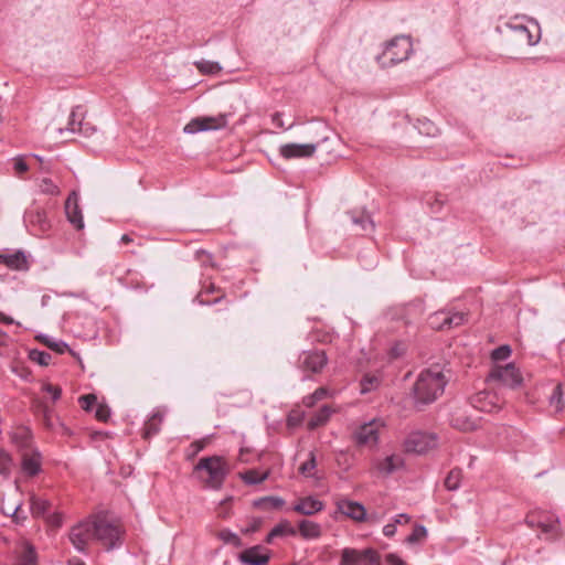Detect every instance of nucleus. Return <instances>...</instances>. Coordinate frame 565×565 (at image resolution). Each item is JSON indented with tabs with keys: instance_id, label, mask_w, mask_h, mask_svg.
<instances>
[{
	"instance_id": "nucleus-56",
	"label": "nucleus",
	"mask_w": 565,
	"mask_h": 565,
	"mask_svg": "<svg viewBox=\"0 0 565 565\" xmlns=\"http://www.w3.org/2000/svg\"><path fill=\"white\" fill-rule=\"evenodd\" d=\"M76 132L90 136L95 132V127L90 126L88 122L78 121V130Z\"/></svg>"
},
{
	"instance_id": "nucleus-52",
	"label": "nucleus",
	"mask_w": 565,
	"mask_h": 565,
	"mask_svg": "<svg viewBox=\"0 0 565 565\" xmlns=\"http://www.w3.org/2000/svg\"><path fill=\"white\" fill-rule=\"evenodd\" d=\"M11 466V457L8 452H0V473L8 475Z\"/></svg>"
},
{
	"instance_id": "nucleus-40",
	"label": "nucleus",
	"mask_w": 565,
	"mask_h": 565,
	"mask_svg": "<svg viewBox=\"0 0 565 565\" xmlns=\"http://www.w3.org/2000/svg\"><path fill=\"white\" fill-rule=\"evenodd\" d=\"M49 503L46 500L32 497L31 498V510L35 516H40L47 511Z\"/></svg>"
},
{
	"instance_id": "nucleus-55",
	"label": "nucleus",
	"mask_w": 565,
	"mask_h": 565,
	"mask_svg": "<svg viewBox=\"0 0 565 565\" xmlns=\"http://www.w3.org/2000/svg\"><path fill=\"white\" fill-rule=\"evenodd\" d=\"M406 351V344L403 343V342H397L395 343L391 350H390V356L392 359H397L399 356H402Z\"/></svg>"
},
{
	"instance_id": "nucleus-37",
	"label": "nucleus",
	"mask_w": 565,
	"mask_h": 565,
	"mask_svg": "<svg viewBox=\"0 0 565 565\" xmlns=\"http://www.w3.org/2000/svg\"><path fill=\"white\" fill-rule=\"evenodd\" d=\"M83 119H84V114L82 111V107L76 106L75 108H73V110L71 113L68 125H67L66 129L71 132H76L78 130V121H83Z\"/></svg>"
},
{
	"instance_id": "nucleus-27",
	"label": "nucleus",
	"mask_w": 565,
	"mask_h": 565,
	"mask_svg": "<svg viewBox=\"0 0 565 565\" xmlns=\"http://www.w3.org/2000/svg\"><path fill=\"white\" fill-rule=\"evenodd\" d=\"M332 411L329 406L321 407L308 422V428L316 429L317 427L324 425L329 420Z\"/></svg>"
},
{
	"instance_id": "nucleus-59",
	"label": "nucleus",
	"mask_w": 565,
	"mask_h": 565,
	"mask_svg": "<svg viewBox=\"0 0 565 565\" xmlns=\"http://www.w3.org/2000/svg\"><path fill=\"white\" fill-rule=\"evenodd\" d=\"M271 120L273 122L279 127V128H284V122L281 120V114L280 113H275L273 116H271Z\"/></svg>"
},
{
	"instance_id": "nucleus-31",
	"label": "nucleus",
	"mask_w": 565,
	"mask_h": 565,
	"mask_svg": "<svg viewBox=\"0 0 565 565\" xmlns=\"http://www.w3.org/2000/svg\"><path fill=\"white\" fill-rule=\"evenodd\" d=\"M363 554L354 548H344L341 554V565H356L362 562Z\"/></svg>"
},
{
	"instance_id": "nucleus-51",
	"label": "nucleus",
	"mask_w": 565,
	"mask_h": 565,
	"mask_svg": "<svg viewBox=\"0 0 565 565\" xmlns=\"http://www.w3.org/2000/svg\"><path fill=\"white\" fill-rule=\"evenodd\" d=\"M13 169L17 175H21L29 170V166L23 157H17L13 159Z\"/></svg>"
},
{
	"instance_id": "nucleus-36",
	"label": "nucleus",
	"mask_w": 565,
	"mask_h": 565,
	"mask_svg": "<svg viewBox=\"0 0 565 565\" xmlns=\"http://www.w3.org/2000/svg\"><path fill=\"white\" fill-rule=\"evenodd\" d=\"M39 188L41 193L49 195H60L61 190L57 184L53 182L50 178H43L39 182Z\"/></svg>"
},
{
	"instance_id": "nucleus-4",
	"label": "nucleus",
	"mask_w": 565,
	"mask_h": 565,
	"mask_svg": "<svg viewBox=\"0 0 565 565\" xmlns=\"http://www.w3.org/2000/svg\"><path fill=\"white\" fill-rule=\"evenodd\" d=\"M413 50L412 41L408 36H395L387 42L380 61L384 66L405 61Z\"/></svg>"
},
{
	"instance_id": "nucleus-30",
	"label": "nucleus",
	"mask_w": 565,
	"mask_h": 565,
	"mask_svg": "<svg viewBox=\"0 0 565 565\" xmlns=\"http://www.w3.org/2000/svg\"><path fill=\"white\" fill-rule=\"evenodd\" d=\"M161 423L162 415L153 414L151 418L145 424L143 437L148 439L156 435L160 430Z\"/></svg>"
},
{
	"instance_id": "nucleus-57",
	"label": "nucleus",
	"mask_w": 565,
	"mask_h": 565,
	"mask_svg": "<svg viewBox=\"0 0 565 565\" xmlns=\"http://www.w3.org/2000/svg\"><path fill=\"white\" fill-rule=\"evenodd\" d=\"M386 561L392 565H405V562L395 554H388Z\"/></svg>"
},
{
	"instance_id": "nucleus-42",
	"label": "nucleus",
	"mask_w": 565,
	"mask_h": 565,
	"mask_svg": "<svg viewBox=\"0 0 565 565\" xmlns=\"http://www.w3.org/2000/svg\"><path fill=\"white\" fill-rule=\"evenodd\" d=\"M427 535V530L423 525H416L413 532L406 537V542L415 544L423 541Z\"/></svg>"
},
{
	"instance_id": "nucleus-48",
	"label": "nucleus",
	"mask_w": 565,
	"mask_h": 565,
	"mask_svg": "<svg viewBox=\"0 0 565 565\" xmlns=\"http://www.w3.org/2000/svg\"><path fill=\"white\" fill-rule=\"evenodd\" d=\"M42 390L51 395L53 402L58 401L62 394L61 387L51 383H44Z\"/></svg>"
},
{
	"instance_id": "nucleus-47",
	"label": "nucleus",
	"mask_w": 565,
	"mask_h": 565,
	"mask_svg": "<svg viewBox=\"0 0 565 565\" xmlns=\"http://www.w3.org/2000/svg\"><path fill=\"white\" fill-rule=\"evenodd\" d=\"M316 468V457H315V454L311 451L309 454V459L307 461H305L300 467H299V471L302 473V475H306V476H310L311 475V471Z\"/></svg>"
},
{
	"instance_id": "nucleus-23",
	"label": "nucleus",
	"mask_w": 565,
	"mask_h": 565,
	"mask_svg": "<svg viewBox=\"0 0 565 565\" xmlns=\"http://www.w3.org/2000/svg\"><path fill=\"white\" fill-rule=\"evenodd\" d=\"M298 531L305 540H315L320 537L322 534L320 524L310 520H301L298 523Z\"/></svg>"
},
{
	"instance_id": "nucleus-34",
	"label": "nucleus",
	"mask_w": 565,
	"mask_h": 565,
	"mask_svg": "<svg viewBox=\"0 0 565 565\" xmlns=\"http://www.w3.org/2000/svg\"><path fill=\"white\" fill-rule=\"evenodd\" d=\"M380 377L376 375L366 374L361 380V394H366L377 388L380 385Z\"/></svg>"
},
{
	"instance_id": "nucleus-8",
	"label": "nucleus",
	"mask_w": 565,
	"mask_h": 565,
	"mask_svg": "<svg viewBox=\"0 0 565 565\" xmlns=\"http://www.w3.org/2000/svg\"><path fill=\"white\" fill-rule=\"evenodd\" d=\"M227 125L226 115L205 116L193 118L184 127L185 134H196L200 131H207L224 128Z\"/></svg>"
},
{
	"instance_id": "nucleus-2",
	"label": "nucleus",
	"mask_w": 565,
	"mask_h": 565,
	"mask_svg": "<svg viewBox=\"0 0 565 565\" xmlns=\"http://www.w3.org/2000/svg\"><path fill=\"white\" fill-rule=\"evenodd\" d=\"M230 472L223 457L211 456L201 458L194 466V475L204 488L220 490Z\"/></svg>"
},
{
	"instance_id": "nucleus-29",
	"label": "nucleus",
	"mask_w": 565,
	"mask_h": 565,
	"mask_svg": "<svg viewBox=\"0 0 565 565\" xmlns=\"http://www.w3.org/2000/svg\"><path fill=\"white\" fill-rule=\"evenodd\" d=\"M281 535H296V530L290 525L288 521H282L277 524L268 534L266 542L271 543L273 539Z\"/></svg>"
},
{
	"instance_id": "nucleus-45",
	"label": "nucleus",
	"mask_w": 565,
	"mask_h": 565,
	"mask_svg": "<svg viewBox=\"0 0 565 565\" xmlns=\"http://www.w3.org/2000/svg\"><path fill=\"white\" fill-rule=\"evenodd\" d=\"M511 355V348L509 345H501L492 351L491 358L494 361L507 360Z\"/></svg>"
},
{
	"instance_id": "nucleus-32",
	"label": "nucleus",
	"mask_w": 565,
	"mask_h": 565,
	"mask_svg": "<svg viewBox=\"0 0 565 565\" xmlns=\"http://www.w3.org/2000/svg\"><path fill=\"white\" fill-rule=\"evenodd\" d=\"M550 406L554 409V412L558 413V412H562L563 408H564V404H563V390H562V385L561 384H557L551 396H550Z\"/></svg>"
},
{
	"instance_id": "nucleus-14",
	"label": "nucleus",
	"mask_w": 565,
	"mask_h": 565,
	"mask_svg": "<svg viewBox=\"0 0 565 565\" xmlns=\"http://www.w3.org/2000/svg\"><path fill=\"white\" fill-rule=\"evenodd\" d=\"M65 213L68 222L76 228H84V221L82 211L78 204V194L76 191H72L65 201Z\"/></svg>"
},
{
	"instance_id": "nucleus-35",
	"label": "nucleus",
	"mask_w": 565,
	"mask_h": 565,
	"mask_svg": "<svg viewBox=\"0 0 565 565\" xmlns=\"http://www.w3.org/2000/svg\"><path fill=\"white\" fill-rule=\"evenodd\" d=\"M202 74H217L222 67L217 62L201 60L194 63Z\"/></svg>"
},
{
	"instance_id": "nucleus-11",
	"label": "nucleus",
	"mask_w": 565,
	"mask_h": 565,
	"mask_svg": "<svg viewBox=\"0 0 565 565\" xmlns=\"http://www.w3.org/2000/svg\"><path fill=\"white\" fill-rule=\"evenodd\" d=\"M328 363L324 351H305L299 355L298 366L303 372L319 373Z\"/></svg>"
},
{
	"instance_id": "nucleus-33",
	"label": "nucleus",
	"mask_w": 565,
	"mask_h": 565,
	"mask_svg": "<svg viewBox=\"0 0 565 565\" xmlns=\"http://www.w3.org/2000/svg\"><path fill=\"white\" fill-rule=\"evenodd\" d=\"M461 478H462V472L460 469L450 470L445 479L446 489L449 491L457 490L460 486Z\"/></svg>"
},
{
	"instance_id": "nucleus-64",
	"label": "nucleus",
	"mask_w": 565,
	"mask_h": 565,
	"mask_svg": "<svg viewBox=\"0 0 565 565\" xmlns=\"http://www.w3.org/2000/svg\"><path fill=\"white\" fill-rule=\"evenodd\" d=\"M120 241L124 243V244H129L132 242V238L128 235V234H124L120 238Z\"/></svg>"
},
{
	"instance_id": "nucleus-61",
	"label": "nucleus",
	"mask_w": 565,
	"mask_h": 565,
	"mask_svg": "<svg viewBox=\"0 0 565 565\" xmlns=\"http://www.w3.org/2000/svg\"><path fill=\"white\" fill-rule=\"evenodd\" d=\"M411 521V516L407 515V514H399L397 515L396 520H395V524L396 523H408Z\"/></svg>"
},
{
	"instance_id": "nucleus-50",
	"label": "nucleus",
	"mask_w": 565,
	"mask_h": 565,
	"mask_svg": "<svg viewBox=\"0 0 565 565\" xmlns=\"http://www.w3.org/2000/svg\"><path fill=\"white\" fill-rule=\"evenodd\" d=\"M95 417L100 422H107L110 417V409L106 404H98L95 411Z\"/></svg>"
},
{
	"instance_id": "nucleus-13",
	"label": "nucleus",
	"mask_w": 565,
	"mask_h": 565,
	"mask_svg": "<svg viewBox=\"0 0 565 565\" xmlns=\"http://www.w3.org/2000/svg\"><path fill=\"white\" fill-rule=\"evenodd\" d=\"M526 524L532 529L540 530L547 537H556L559 532V523L548 515L530 514L526 518Z\"/></svg>"
},
{
	"instance_id": "nucleus-7",
	"label": "nucleus",
	"mask_w": 565,
	"mask_h": 565,
	"mask_svg": "<svg viewBox=\"0 0 565 565\" xmlns=\"http://www.w3.org/2000/svg\"><path fill=\"white\" fill-rule=\"evenodd\" d=\"M384 424L381 419H372L354 431L353 438L359 446H376L379 441V434Z\"/></svg>"
},
{
	"instance_id": "nucleus-12",
	"label": "nucleus",
	"mask_w": 565,
	"mask_h": 565,
	"mask_svg": "<svg viewBox=\"0 0 565 565\" xmlns=\"http://www.w3.org/2000/svg\"><path fill=\"white\" fill-rule=\"evenodd\" d=\"M321 141L308 143H286L279 149V153L285 159L310 158L316 152Z\"/></svg>"
},
{
	"instance_id": "nucleus-16",
	"label": "nucleus",
	"mask_w": 565,
	"mask_h": 565,
	"mask_svg": "<svg viewBox=\"0 0 565 565\" xmlns=\"http://www.w3.org/2000/svg\"><path fill=\"white\" fill-rule=\"evenodd\" d=\"M337 505L338 510L342 514L351 518L352 520L358 522L365 520L366 510L361 503L350 500H340Z\"/></svg>"
},
{
	"instance_id": "nucleus-26",
	"label": "nucleus",
	"mask_w": 565,
	"mask_h": 565,
	"mask_svg": "<svg viewBox=\"0 0 565 565\" xmlns=\"http://www.w3.org/2000/svg\"><path fill=\"white\" fill-rule=\"evenodd\" d=\"M11 440L23 451L31 450V433L26 428H19L11 435Z\"/></svg>"
},
{
	"instance_id": "nucleus-43",
	"label": "nucleus",
	"mask_w": 565,
	"mask_h": 565,
	"mask_svg": "<svg viewBox=\"0 0 565 565\" xmlns=\"http://www.w3.org/2000/svg\"><path fill=\"white\" fill-rule=\"evenodd\" d=\"M30 359L33 362L39 363L40 365L46 366L50 364V362L52 360V355L44 351L32 350L30 352Z\"/></svg>"
},
{
	"instance_id": "nucleus-9",
	"label": "nucleus",
	"mask_w": 565,
	"mask_h": 565,
	"mask_svg": "<svg viewBox=\"0 0 565 565\" xmlns=\"http://www.w3.org/2000/svg\"><path fill=\"white\" fill-rule=\"evenodd\" d=\"M436 437L431 434L415 431L409 434L404 443L405 450L414 454H426L436 447Z\"/></svg>"
},
{
	"instance_id": "nucleus-58",
	"label": "nucleus",
	"mask_w": 565,
	"mask_h": 565,
	"mask_svg": "<svg viewBox=\"0 0 565 565\" xmlns=\"http://www.w3.org/2000/svg\"><path fill=\"white\" fill-rule=\"evenodd\" d=\"M396 532V525L395 523H392V524H386L384 527H383V533L385 536H393Z\"/></svg>"
},
{
	"instance_id": "nucleus-19",
	"label": "nucleus",
	"mask_w": 565,
	"mask_h": 565,
	"mask_svg": "<svg viewBox=\"0 0 565 565\" xmlns=\"http://www.w3.org/2000/svg\"><path fill=\"white\" fill-rule=\"evenodd\" d=\"M25 220L42 232H46L51 227L45 210L38 205L25 212Z\"/></svg>"
},
{
	"instance_id": "nucleus-22",
	"label": "nucleus",
	"mask_w": 565,
	"mask_h": 565,
	"mask_svg": "<svg viewBox=\"0 0 565 565\" xmlns=\"http://www.w3.org/2000/svg\"><path fill=\"white\" fill-rule=\"evenodd\" d=\"M22 470L29 476H35L40 471L41 460L40 454L34 450H25L22 452Z\"/></svg>"
},
{
	"instance_id": "nucleus-53",
	"label": "nucleus",
	"mask_w": 565,
	"mask_h": 565,
	"mask_svg": "<svg viewBox=\"0 0 565 565\" xmlns=\"http://www.w3.org/2000/svg\"><path fill=\"white\" fill-rule=\"evenodd\" d=\"M361 554H363L362 561L367 562V564L375 565L379 563V554L374 550L367 548L362 551Z\"/></svg>"
},
{
	"instance_id": "nucleus-1",
	"label": "nucleus",
	"mask_w": 565,
	"mask_h": 565,
	"mask_svg": "<svg viewBox=\"0 0 565 565\" xmlns=\"http://www.w3.org/2000/svg\"><path fill=\"white\" fill-rule=\"evenodd\" d=\"M450 379V370L438 364L420 372L414 384L416 403L429 404L436 401L445 391Z\"/></svg>"
},
{
	"instance_id": "nucleus-60",
	"label": "nucleus",
	"mask_w": 565,
	"mask_h": 565,
	"mask_svg": "<svg viewBox=\"0 0 565 565\" xmlns=\"http://www.w3.org/2000/svg\"><path fill=\"white\" fill-rule=\"evenodd\" d=\"M43 418H44V424L46 425V427H51V411L49 409V407H44L43 408Z\"/></svg>"
},
{
	"instance_id": "nucleus-15",
	"label": "nucleus",
	"mask_w": 565,
	"mask_h": 565,
	"mask_svg": "<svg viewBox=\"0 0 565 565\" xmlns=\"http://www.w3.org/2000/svg\"><path fill=\"white\" fill-rule=\"evenodd\" d=\"M403 466L404 459L399 455H391L373 462V468L382 476H388L403 468Z\"/></svg>"
},
{
	"instance_id": "nucleus-5",
	"label": "nucleus",
	"mask_w": 565,
	"mask_h": 565,
	"mask_svg": "<svg viewBox=\"0 0 565 565\" xmlns=\"http://www.w3.org/2000/svg\"><path fill=\"white\" fill-rule=\"evenodd\" d=\"M488 381L498 382L500 385L516 388L522 384V375L513 363L504 366L495 365L491 369Z\"/></svg>"
},
{
	"instance_id": "nucleus-17",
	"label": "nucleus",
	"mask_w": 565,
	"mask_h": 565,
	"mask_svg": "<svg viewBox=\"0 0 565 565\" xmlns=\"http://www.w3.org/2000/svg\"><path fill=\"white\" fill-rule=\"evenodd\" d=\"M465 321L463 313H454L448 316L444 312H437L430 317V324L433 328L444 329L452 328L462 324Z\"/></svg>"
},
{
	"instance_id": "nucleus-25",
	"label": "nucleus",
	"mask_w": 565,
	"mask_h": 565,
	"mask_svg": "<svg viewBox=\"0 0 565 565\" xmlns=\"http://www.w3.org/2000/svg\"><path fill=\"white\" fill-rule=\"evenodd\" d=\"M451 424L455 428L462 431H471L478 427V423L476 420L460 412L452 416Z\"/></svg>"
},
{
	"instance_id": "nucleus-41",
	"label": "nucleus",
	"mask_w": 565,
	"mask_h": 565,
	"mask_svg": "<svg viewBox=\"0 0 565 565\" xmlns=\"http://www.w3.org/2000/svg\"><path fill=\"white\" fill-rule=\"evenodd\" d=\"M512 29L519 32L522 36H525L529 45H535L541 39L540 32L536 35H533L525 25H514Z\"/></svg>"
},
{
	"instance_id": "nucleus-39",
	"label": "nucleus",
	"mask_w": 565,
	"mask_h": 565,
	"mask_svg": "<svg viewBox=\"0 0 565 565\" xmlns=\"http://www.w3.org/2000/svg\"><path fill=\"white\" fill-rule=\"evenodd\" d=\"M38 556L35 550L31 545H26L20 556L19 565H36Z\"/></svg>"
},
{
	"instance_id": "nucleus-63",
	"label": "nucleus",
	"mask_w": 565,
	"mask_h": 565,
	"mask_svg": "<svg viewBox=\"0 0 565 565\" xmlns=\"http://www.w3.org/2000/svg\"><path fill=\"white\" fill-rule=\"evenodd\" d=\"M51 524L54 525V526H60L62 524V520L60 516L57 515H54L51 518L50 520Z\"/></svg>"
},
{
	"instance_id": "nucleus-3",
	"label": "nucleus",
	"mask_w": 565,
	"mask_h": 565,
	"mask_svg": "<svg viewBox=\"0 0 565 565\" xmlns=\"http://www.w3.org/2000/svg\"><path fill=\"white\" fill-rule=\"evenodd\" d=\"M95 526V541L107 550H111L121 543L124 529L118 520L99 513L93 515Z\"/></svg>"
},
{
	"instance_id": "nucleus-10",
	"label": "nucleus",
	"mask_w": 565,
	"mask_h": 565,
	"mask_svg": "<svg viewBox=\"0 0 565 565\" xmlns=\"http://www.w3.org/2000/svg\"><path fill=\"white\" fill-rule=\"evenodd\" d=\"M504 403L505 399L503 397H501L497 392L491 391H482L471 397L472 406L487 413L501 409Z\"/></svg>"
},
{
	"instance_id": "nucleus-28",
	"label": "nucleus",
	"mask_w": 565,
	"mask_h": 565,
	"mask_svg": "<svg viewBox=\"0 0 565 565\" xmlns=\"http://www.w3.org/2000/svg\"><path fill=\"white\" fill-rule=\"evenodd\" d=\"M285 504V500L279 497H264L254 501V507L268 510V509H279Z\"/></svg>"
},
{
	"instance_id": "nucleus-46",
	"label": "nucleus",
	"mask_w": 565,
	"mask_h": 565,
	"mask_svg": "<svg viewBox=\"0 0 565 565\" xmlns=\"http://www.w3.org/2000/svg\"><path fill=\"white\" fill-rule=\"evenodd\" d=\"M78 402L84 411L89 412L96 404L97 397L94 394H86L79 396Z\"/></svg>"
},
{
	"instance_id": "nucleus-54",
	"label": "nucleus",
	"mask_w": 565,
	"mask_h": 565,
	"mask_svg": "<svg viewBox=\"0 0 565 565\" xmlns=\"http://www.w3.org/2000/svg\"><path fill=\"white\" fill-rule=\"evenodd\" d=\"M45 344H46L50 349H52L53 351H55V352H57V353H60V354H62V353H64L65 351L70 350V349H68V345H67L65 342H63V341H51V340H46V341H45Z\"/></svg>"
},
{
	"instance_id": "nucleus-6",
	"label": "nucleus",
	"mask_w": 565,
	"mask_h": 565,
	"mask_svg": "<svg viewBox=\"0 0 565 565\" xmlns=\"http://www.w3.org/2000/svg\"><path fill=\"white\" fill-rule=\"evenodd\" d=\"M95 540V526L93 516L79 522L71 529L70 541L82 553L87 551L88 542Z\"/></svg>"
},
{
	"instance_id": "nucleus-38",
	"label": "nucleus",
	"mask_w": 565,
	"mask_h": 565,
	"mask_svg": "<svg viewBox=\"0 0 565 565\" xmlns=\"http://www.w3.org/2000/svg\"><path fill=\"white\" fill-rule=\"evenodd\" d=\"M327 395L328 390L324 387H319L312 394L306 396L302 403L307 407H313L317 404V402L326 398Z\"/></svg>"
},
{
	"instance_id": "nucleus-62",
	"label": "nucleus",
	"mask_w": 565,
	"mask_h": 565,
	"mask_svg": "<svg viewBox=\"0 0 565 565\" xmlns=\"http://www.w3.org/2000/svg\"><path fill=\"white\" fill-rule=\"evenodd\" d=\"M0 322H4L7 324H11L13 322L12 318L7 317L4 313L0 311Z\"/></svg>"
},
{
	"instance_id": "nucleus-44",
	"label": "nucleus",
	"mask_w": 565,
	"mask_h": 565,
	"mask_svg": "<svg viewBox=\"0 0 565 565\" xmlns=\"http://www.w3.org/2000/svg\"><path fill=\"white\" fill-rule=\"evenodd\" d=\"M352 222L355 224V225H359L361 226V230L362 231H367V230H373V222L372 220L370 218V216L365 213H361L359 216H353L352 217Z\"/></svg>"
},
{
	"instance_id": "nucleus-18",
	"label": "nucleus",
	"mask_w": 565,
	"mask_h": 565,
	"mask_svg": "<svg viewBox=\"0 0 565 565\" xmlns=\"http://www.w3.org/2000/svg\"><path fill=\"white\" fill-rule=\"evenodd\" d=\"M324 509L322 501L313 497H305L298 500L292 510L302 515H313Z\"/></svg>"
},
{
	"instance_id": "nucleus-49",
	"label": "nucleus",
	"mask_w": 565,
	"mask_h": 565,
	"mask_svg": "<svg viewBox=\"0 0 565 565\" xmlns=\"http://www.w3.org/2000/svg\"><path fill=\"white\" fill-rule=\"evenodd\" d=\"M218 537L225 543H232L234 545H239L241 543L239 537L228 530H222L218 533Z\"/></svg>"
},
{
	"instance_id": "nucleus-20",
	"label": "nucleus",
	"mask_w": 565,
	"mask_h": 565,
	"mask_svg": "<svg viewBox=\"0 0 565 565\" xmlns=\"http://www.w3.org/2000/svg\"><path fill=\"white\" fill-rule=\"evenodd\" d=\"M0 263L15 270H26L29 268L26 256L21 250H17L12 254L0 253Z\"/></svg>"
},
{
	"instance_id": "nucleus-24",
	"label": "nucleus",
	"mask_w": 565,
	"mask_h": 565,
	"mask_svg": "<svg viewBox=\"0 0 565 565\" xmlns=\"http://www.w3.org/2000/svg\"><path fill=\"white\" fill-rule=\"evenodd\" d=\"M238 476L246 484H259L268 479V477L270 476V469H266L264 471H260L258 469H247L245 471L239 472Z\"/></svg>"
},
{
	"instance_id": "nucleus-21",
	"label": "nucleus",
	"mask_w": 565,
	"mask_h": 565,
	"mask_svg": "<svg viewBox=\"0 0 565 565\" xmlns=\"http://www.w3.org/2000/svg\"><path fill=\"white\" fill-rule=\"evenodd\" d=\"M239 559L247 565H265L269 561V555L263 553L262 546H254L241 553Z\"/></svg>"
}]
</instances>
